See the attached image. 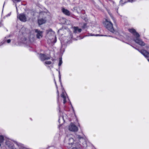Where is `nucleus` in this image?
<instances>
[{
  "mask_svg": "<svg viewBox=\"0 0 149 149\" xmlns=\"http://www.w3.org/2000/svg\"><path fill=\"white\" fill-rule=\"evenodd\" d=\"M124 38L125 39L129 42H130L132 40H134L135 42L141 46H144L145 45V43L141 40L139 38V37L136 38L132 39V38L129 34L125 35Z\"/></svg>",
  "mask_w": 149,
  "mask_h": 149,
  "instance_id": "obj_1",
  "label": "nucleus"
},
{
  "mask_svg": "<svg viewBox=\"0 0 149 149\" xmlns=\"http://www.w3.org/2000/svg\"><path fill=\"white\" fill-rule=\"evenodd\" d=\"M65 141L67 145V147L69 148L72 147H78L79 144V143L76 142V141L74 140L72 138H69L68 136L66 137Z\"/></svg>",
  "mask_w": 149,
  "mask_h": 149,
  "instance_id": "obj_2",
  "label": "nucleus"
},
{
  "mask_svg": "<svg viewBox=\"0 0 149 149\" xmlns=\"http://www.w3.org/2000/svg\"><path fill=\"white\" fill-rule=\"evenodd\" d=\"M47 35L49 38V39H51V42L55 43L56 41V38L55 35V33L52 31V29H49L46 31Z\"/></svg>",
  "mask_w": 149,
  "mask_h": 149,
  "instance_id": "obj_3",
  "label": "nucleus"
},
{
  "mask_svg": "<svg viewBox=\"0 0 149 149\" xmlns=\"http://www.w3.org/2000/svg\"><path fill=\"white\" fill-rule=\"evenodd\" d=\"M103 24L105 27L111 32L113 33L114 30L113 27V24L111 22L107 19H105V21L103 22Z\"/></svg>",
  "mask_w": 149,
  "mask_h": 149,
  "instance_id": "obj_4",
  "label": "nucleus"
},
{
  "mask_svg": "<svg viewBox=\"0 0 149 149\" xmlns=\"http://www.w3.org/2000/svg\"><path fill=\"white\" fill-rule=\"evenodd\" d=\"M138 51L140 52L142 55H143L145 57H146L149 62V53L143 49L140 50L139 49L137 48L136 49Z\"/></svg>",
  "mask_w": 149,
  "mask_h": 149,
  "instance_id": "obj_5",
  "label": "nucleus"
},
{
  "mask_svg": "<svg viewBox=\"0 0 149 149\" xmlns=\"http://www.w3.org/2000/svg\"><path fill=\"white\" fill-rule=\"evenodd\" d=\"M138 51L140 52L142 55H143L145 57H146L149 62V53L143 49L140 50L139 49L137 48L136 49Z\"/></svg>",
  "mask_w": 149,
  "mask_h": 149,
  "instance_id": "obj_6",
  "label": "nucleus"
},
{
  "mask_svg": "<svg viewBox=\"0 0 149 149\" xmlns=\"http://www.w3.org/2000/svg\"><path fill=\"white\" fill-rule=\"evenodd\" d=\"M69 130L72 132H77L78 130V128L77 126L72 123H71L68 127Z\"/></svg>",
  "mask_w": 149,
  "mask_h": 149,
  "instance_id": "obj_7",
  "label": "nucleus"
},
{
  "mask_svg": "<svg viewBox=\"0 0 149 149\" xmlns=\"http://www.w3.org/2000/svg\"><path fill=\"white\" fill-rule=\"evenodd\" d=\"M17 17L22 22H25L26 21V17L24 13H21L18 15Z\"/></svg>",
  "mask_w": 149,
  "mask_h": 149,
  "instance_id": "obj_8",
  "label": "nucleus"
},
{
  "mask_svg": "<svg viewBox=\"0 0 149 149\" xmlns=\"http://www.w3.org/2000/svg\"><path fill=\"white\" fill-rule=\"evenodd\" d=\"M39 58L42 61H44L45 60H47L50 58V56L42 54H39Z\"/></svg>",
  "mask_w": 149,
  "mask_h": 149,
  "instance_id": "obj_9",
  "label": "nucleus"
},
{
  "mask_svg": "<svg viewBox=\"0 0 149 149\" xmlns=\"http://www.w3.org/2000/svg\"><path fill=\"white\" fill-rule=\"evenodd\" d=\"M34 30L35 32L37 33L36 36L37 38L40 39L42 38L43 33L42 31H40L38 29H35Z\"/></svg>",
  "mask_w": 149,
  "mask_h": 149,
  "instance_id": "obj_10",
  "label": "nucleus"
},
{
  "mask_svg": "<svg viewBox=\"0 0 149 149\" xmlns=\"http://www.w3.org/2000/svg\"><path fill=\"white\" fill-rule=\"evenodd\" d=\"M129 31L131 33H132L133 35L137 37H139L140 36L139 34L137 33L135 29H129Z\"/></svg>",
  "mask_w": 149,
  "mask_h": 149,
  "instance_id": "obj_11",
  "label": "nucleus"
},
{
  "mask_svg": "<svg viewBox=\"0 0 149 149\" xmlns=\"http://www.w3.org/2000/svg\"><path fill=\"white\" fill-rule=\"evenodd\" d=\"M6 144L10 149H16L14 147L13 143L9 141H7Z\"/></svg>",
  "mask_w": 149,
  "mask_h": 149,
  "instance_id": "obj_12",
  "label": "nucleus"
},
{
  "mask_svg": "<svg viewBox=\"0 0 149 149\" xmlns=\"http://www.w3.org/2000/svg\"><path fill=\"white\" fill-rule=\"evenodd\" d=\"M61 97L63 99V103L65 104L66 102V99L68 98L67 94L65 92L63 91L61 94Z\"/></svg>",
  "mask_w": 149,
  "mask_h": 149,
  "instance_id": "obj_13",
  "label": "nucleus"
},
{
  "mask_svg": "<svg viewBox=\"0 0 149 149\" xmlns=\"http://www.w3.org/2000/svg\"><path fill=\"white\" fill-rule=\"evenodd\" d=\"M73 32L75 33H80L82 30L81 29H79L77 26H74L73 28Z\"/></svg>",
  "mask_w": 149,
  "mask_h": 149,
  "instance_id": "obj_14",
  "label": "nucleus"
},
{
  "mask_svg": "<svg viewBox=\"0 0 149 149\" xmlns=\"http://www.w3.org/2000/svg\"><path fill=\"white\" fill-rule=\"evenodd\" d=\"M135 0H120V4L123 5L128 1L132 2L135 1Z\"/></svg>",
  "mask_w": 149,
  "mask_h": 149,
  "instance_id": "obj_15",
  "label": "nucleus"
},
{
  "mask_svg": "<svg viewBox=\"0 0 149 149\" xmlns=\"http://www.w3.org/2000/svg\"><path fill=\"white\" fill-rule=\"evenodd\" d=\"M62 12L65 15L69 16L70 15V11L67 9H66L64 8L62 9Z\"/></svg>",
  "mask_w": 149,
  "mask_h": 149,
  "instance_id": "obj_16",
  "label": "nucleus"
},
{
  "mask_svg": "<svg viewBox=\"0 0 149 149\" xmlns=\"http://www.w3.org/2000/svg\"><path fill=\"white\" fill-rule=\"evenodd\" d=\"M76 137L79 140H80L81 139L85 140V136L83 134L82 135H77L76 136Z\"/></svg>",
  "mask_w": 149,
  "mask_h": 149,
  "instance_id": "obj_17",
  "label": "nucleus"
},
{
  "mask_svg": "<svg viewBox=\"0 0 149 149\" xmlns=\"http://www.w3.org/2000/svg\"><path fill=\"white\" fill-rule=\"evenodd\" d=\"M46 20L43 19H39L38 20V22L40 25H42L46 22Z\"/></svg>",
  "mask_w": 149,
  "mask_h": 149,
  "instance_id": "obj_18",
  "label": "nucleus"
},
{
  "mask_svg": "<svg viewBox=\"0 0 149 149\" xmlns=\"http://www.w3.org/2000/svg\"><path fill=\"white\" fill-rule=\"evenodd\" d=\"M4 140V137L2 135H0V143L3 142Z\"/></svg>",
  "mask_w": 149,
  "mask_h": 149,
  "instance_id": "obj_19",
  "label": "nucleus"
},
{
  "mask_svg": "<svg viewBox=\"0 0 149 149\" xmlns=\"http://www.w3.org/2000/svg\"><path fill=\"white\" fill-rule=\"evenodd\" d=\"M59 63H58V65L59 66H60L62 64V58H59Z\"/></svg>",
  "mask_w": 149,
  "mask_h": 149,
  "instance_id": "obj_20",
  "label": "nucleus"
},
{
  "mask_svg": "<svg viewBox=\"0 0 149 149\" xmlns=\"http://www.w3.org/2000/svg\"><path fill=\"white\" fill-rule=\"evenodd\" d=\"M52 63V62L50 61H46L45 62L44 64L45 65H50Z\"/></svg>",
  "mask_w": 149,
  "mask_h": 149,
  "instance_id": "obj_21",
  "label": "nucleus"
},
{
  "mask_svg": "<svg viewBox=\"0 0 149 149\" xmlns=\"http://www.w3.org/2000/svg\"><path fill=\"white\" fill-rule=\"evenodd\" d=\"M110 16V17H111V18L113 19V20L114 22H115V19L114 18V17H113V16H112V14L109 13V12H108Z\"/></svg>",
  "mask_w": 149,
  "mask_h": 149,
  "instance_id": "obj_22",
  "label": "nucleus"
},
{
  "mask_svg": "<svg viewBox=\"0 0 149 149\" xmlns=\"http://www.w3.org/2000/svg\"><path fill=\"white\" fill-rule=\"evenodd\" d=\"M57 89V93L58 94L57 101V103H58V101H59L58 98H59V92H58V88Z\"/></svg>",
  "mask_w": 149,
  "mask_h": 149,
  "instance_id": "obj_23",
  "label": "nucleus"
},
{
  "mask_svg": "<svg viewBox=\"0 0 149 149\" xmlns=\"http://www.w3.org/2000/svg\"><path fill=\"white\" fill-rule=\"evenodd\" d=\"M14 3H17L20 1L22 0H11Z\"/></svg>",
  "mask_w": 149,
  "mask_h": 149,
  "instance_id": "obj_24",
  "label": "nucleus"
},
{
  "mask_svg": "<svg viewBox=\"0 0 149 149\" xmlns=\"http://www.w3.org/2000/svg\"><path fill=\"white\" fill-rule=\"evenodd\" d=\"M59 81H60V82H61V76L60 72L59 71Z\"/></svg>",
  "mask_w": 149,
  "mask_h": 149,
  "instance_id": "obj_25",
  "label": "nucleus"
},
{
  "mask_svg": "<svg viewBox=\"0 0 149 149\" xmlns=\"http://www.w3.org/2000/svg\"><path fill=\"white\" fill-rule=\"evenodd\" d=\"M6 41V40H4V41H2L1 42H0V46H1L3 45L5 43V42Z\"/></svg>",
  "mask_w": 149,
  "mask_h": 149,
  "instance_id": "obj_26",
  "label": "nucleus"
},
{
  "mask_svg": "<svg viewBox=\"0 0 149 149\" xmlns=\"http://www.w3.org/2000/svg\"><path fill=\"white\" fill-rule=\"evenodd\" d=\"M98 35L97 34V35H93V34H90L88 36H98Z\"/></svg>",
  "mask_w": 149,
  "mask_h": 149,
  "instance_id": "obj_27",
  "label": "nucleus"
},
{
  "mask_svg": "<svg viewBox=\"0 0 149 149\" xmlns=\"http://www.w3.org/2000/svg\"><path fill=\"white\" fill-rule=\"evenodd\" d=\"M26 40V39L25 38H24V40H22V42H24V43L25 42V41Z\"/></svg>",
  "mask_w": 149,
  "mask_h": 149,
  "instance_id": "obj_28",
  "label": "nucleus"
},
{
  "mask_svg": "<svg viewBox=\"0 0 149 149\" xmlns=\"http://www.w3.org/2000/svg\"><path fill=\"white\" fill-rule=\"evenodd\" d=\"M6 42H7L8 43H10V42H11V40H10V39H8V40H6Z\"/></svg>",
  "mask_w": 149,
  "mask_h": 149,
  "instance_id": "obj_29",
  "label": "nucleus"
},
{
  "mask_svg": "<svg viewBox=\"0 0 149 149\" xmlns=\"http://www.w3.org/2000/svg\"><path fill=\"white\" fill-rule=\"evenodd\" d=\"M15 143H16V144H17V146H21V144H20V143H17V142H16Z\"/></svg>",
  "mask_w": 149,
  "mask_h": 149,
  "instance_id": "obj_30",
  "label": "nucleus"
},
{
  "mask_svg": "<svg viewBox=\"0 0 149 149\" xmlns=\"http://www.w3.org/2000/svg\"><path fill=\"white\" fill-rule=\"evenodd\" d=\"M54 82H55V85H56V88L57 89L58 88V87L57 86V84H56V82L55 81V79H54Z\"/></svg>",
  "mask_w": 149,
  "mask_h": 149,
  "instance_id": "obj_31",
  "label": "nucleus"
},
{
  "mask_svg": "<svg viewBox=\"0 0 149 149\" xmlns=\"http://www.w3.org/2000/svg\"><path fill=\"white\" fill-rule=\"evenodd\" d=\"M72 149H78L76 147H74Z\"/></svg>",
  "mask_w": 149,
  "mask_h": 149,
  "instance_id": "obj_32",
  "label": "nucleus"
},
{
  "mask_svg": "<svg viewBox=\"0 0 149 149\" xmlns=\"http://www.w3.org/2000/svg\"><path fill=\"white\" fill-rule=\"evenodd\" d=\"M72 38V35L71 34V33L70 34V38Z\"/></svg>",
  "mask_w": 149,
  "mask_h": 149,
  "instance_id": "obj_33",
  "label": "nucleus"
},
{
  "mask_svg": "<svg viewBox=\"0 0 149 149\" xmlns=\"http://www.w3.org/2000/svg\"><path fill=\"white\" fill-rule=\"evenodd\" d=\"M61 118L59 117L58 119V121L59 123H60V120Z\"/></svg>",
  "mask_w": 149,
  "mask_h": 149,
  "instance_id": "obj_34",
  "label": "nucleus"
},
{
  "mask_svg": "<svg viewBox=\"0 0 149 149\" xmlns=\"http://www.w3.org/2000/svg\"><path fill=\"white\" fill-rule=\"evenodd\" d=\"M128 44L130 45L132 47H133L135 49V48H136L135 47H134V46H133L132 45L130 44H129V43H128Z\"/></svg>",
  "mask_w": 149,
  "mask_h": 149,
  "instance_id": "obj_35",
  "label": "nucleus"
},
{
  "mask_svg": "<svg viewBox=\"0 0 149 149\" xmlns=\"http://www.w3.org/2000/svg\"><path fill=\"white\" fill-rule=\"evenodd\" d=\"M10 14H11V13H9L7 15V16H9L10 15Z\"/></svg>",
  "mask_w": 149,
  "mask_h": 149,
  "instance_id": "obj_36",
  "label": "nucleus"
},
{
  "mask_svg": "<svg viewBox=\"0 0 149 149\" xmlns=\"http://www.w3.org/2000/svg\"><path fill=\"white\" fill-rule=\"evenodd\" d=\"M146 47H147V48L149 47V46L148 45V46H146Z\"/></svg>",
  "mask_w": 149,
  "mask_h": 149,
  "instance_id": "obj_37",
  "label": "nucleus"
},
{
  "mask_svg": "<svg viewBox=\"0 0 149 149\" xmlns=\"http://www.w3.org/2000/svg\"><path fill=\"white\" fill-rule=\"evenodd\" d=\"M22 149H26L24 148H22Z\"/></svg>",
  "mask_w": 149,
  "mask_h": 149,
  "instance_id": "obj_38",
  "label": "nucleus"
},
{
  "mask_svg": "<svg viewBox=\"0 0 149 149\" xmlns=\"http://www.w3.org/2000/svg\"><path fill=\"white\" fill-rule=\"evenodd\" d=\"M61 119H62V120H63V117H62L61 118Z\"/></svg>",
  "mask_w": 149,
  "mask_h": 149,
  "instance_id": "obj_39",
  "label": "nucleus"
},
{
  "mask_svg": "<svg viewBox=\"0 0 149 149\" xmlns=\"http://www.w3.org/2000/svg\"><path fill=\"white\" fill-rule=\"evenodd\" d=\"M86 24H84V26H86Z\"/></svg>",
  "mask_w": 149,
  "mask_h": 149,
  "instance_id": "obj_40",
  "label": "nucleus"
},
{
  "mask_svg": "<svg viewBox=\"0 0 149 149\" xmlns=\"http://www.w3.org/2000/svg\"><path fill=\"white\" fill-rule=\"evenodd\" d=\"M5 3V2L4 3V5H3V7L4 6V5Z\"/></svg>",
  "mask_w": 149,
  "mask_h": 149,
  "instance_id": "obj_41",
  "label": "nucleus"
},
{
  "mask_svg": "<svg viewBox=\"0 0 149 149\" xmlns=\"http://www.w3.org/2000/svg\"><path fill=\"white\" fill-rule=\"evenodd\" d=\"M135 49L136 50L137 48L136 47V48H135Z\"/></svg>",
  "mask_w": 149,
  "mask_h": 149,
  "instance_id": "obj_42",
  "label": "nucleus"
},
{
  "mask_svg": "<svg viewBox=\"0 0 149 149\" xmlns=\"http://www.w3.org/2000/svg\"><path fill=\"white\" fill-rule=\"evenodd\" d=\"M1 146V143H0V147Z\"/></svg>",
  "mask_w": 149,
  "mask_h": 149,
  "instance_id": "obj_43",
  "label": "nucleus"
}]
</instances>
